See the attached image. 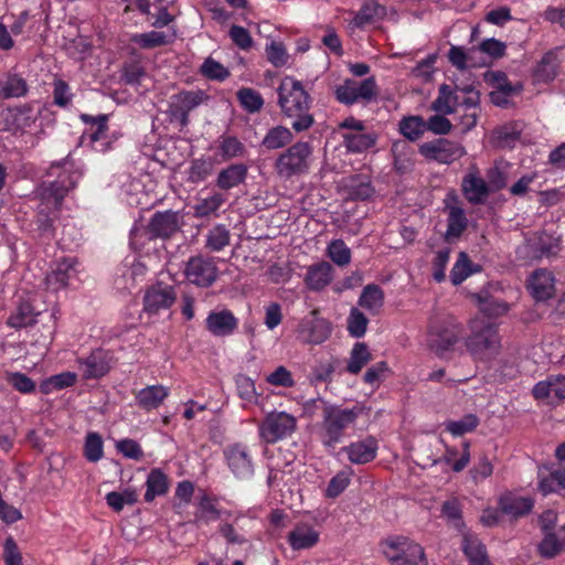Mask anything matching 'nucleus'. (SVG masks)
Wrapping results in <instances>:
<instances>
[{"instance_id":"f257e3e1","label":"nucleus","mask_w":565,"mask_h":565,"mask_svg":"<svg viewBox=\"0 0 565 565\" xmlns=\"http://www.w3.org/2000/svg\"><path fill=\"white\" fill-rule=\"evenodd\" d=\"M278 105L284 116L291 120L297 132L309 129L313 125L310 114L311 97L301 82L286 76L277 88Z\"/></svg>"},{"instance_id":"f03ea898","label":"nucleus","mask_w":565,"mask_h":565,"mask_svg":"<svg viewBox=\"0 0 565 565\" xmlns=\"http://www.w3.org/2000/svg\"><path fill=\"white\" fill-rule=\"evenodd\" d=\"M78 174L63 171L57 179L51 182L43 181L36 189L40 200L36 223L39 230L49 232L53 227L56 213L60 211L64 198L76 185Z\"/></svg>"},{"instance_id":"7ed1b4c3","label":"nucleus","mask_w":565,"mask_h":565,"mask_svg":"<svg viewBox=\"0 0 565 565\" xmlns=\"http://www.w3.org/2000/svg\"><path fill=\"white\" fill-rule=\"evenodd\" d=\"M471 334L466 340L467 350L476 359H491L498 354L500 338L498 327L489 319H475L470 323Z\"/></svg>"},{"instance_id":"20e7f679","label":"nucleus","mask_w":565,"mask_h":565,"mask_svg":"<svg viewBox=\"0 0 565 565\" xmlns=\"http://www.w3.org/2000/svg\"><path fill=\"white\" fill-rule=\"evenodd\" d=\"M311 147L308 142L298 141L281 152L275 161V170L280 178L290 179L305 174L309 170Z\"/></svg>"},{"instance_id":"39448f33","label":"nucleus","mask_w":565,"mask_h":565,"mask_svg":"<svg viewBox=\"0 0 565 565\" xmlns=\"http://www.w3.org/2000/svg\"><path fill=\"white\" fill-rule=\"evenodd\" d=\"M362 408L353 407L351 409H342L339 407H330L324 411L323 418V444L329 448H333L338 444L344 429L353 424L361 414Z\"/></svg>"},{"instance_id":"423d86ee","label":"nucleus","mask_w":565,"mask_h":565,"mask_svg":"<svg viewBox=\"0 0 565 565\" xmlns=\"http://www.w3.org/2000/svg\"><path fill=\"white\" fill-rule=\"evenodd\" d=\"M383 553L391 565H427L423 547L406 537L386 540L383 543Z\"/></svg>"},{"instance_id":"0eeeda50","label":"nucleus","mask_w":565,"mask_h":565,"mask_svg":"<svg viewBox=\"0 0 565 565\" xmlns=\"http://www.w3.org/2000/svg\"><path fill=\"white\" fill-rule=\"evenodd\" d=\"M335 98L344 105H353L355 103L369 104L376 97L377 86L374 77L363 81L345 79L342 85L335 88Z\"/></svg>"},{"instance_id":"6e6552de","label":"nucleus","mask_w":565,"mask_h":565,"mask_svg":"<svg viewBox=\"0 0 565 565\" xmlns=\"http://www.w3.org/2000/svg\"><path fill=\"white\" fill-rule=\"evenodd\" d=\"M297 426V419L286 412H271L259 426V436L267 444H274L290 436Z\"/></svg>"},{"instance_id":"1a4fd4ad","label":"nucleus","mask_w":565,"mask_h":565,"mask_svg":"<svg viewBox=\"0 0 565 565\" xmlns=\"http://www.w3.org/2000/svg\"><path fill=\"white\" fill-rule=\"evenodd\" d=\"M331 323L319 316V310L313 309L301 319L298 324V337L305 343L320 344L331 334Z\"/></svg>"},{"instance_id":"9d476101","label":"nucleus","mask_w":565,"mask_h":565,"mask_svg":"<svg viewBox=\"0 0 565 565\" xmlns=\"http://www.w3.org/2000/svg\"><path fill=\"white\" fill-rule=\"evenodd\" d=\"M461 335V327L456 323L445 322L440 326H431L428 332L427 344L438 356L454 350Z\"/></svg>"},{"instance_id":"9b49d317","label":"nucleus","mask_w":565,"mask_h":565,"mask_svg":"<svg viewBox=\"0 0 565 565\" xmlns=\"http://www.w3.org/2000/svg\"><path fill=\"white\" fill-rule=\"evenodd\" d=\"M419 153L426 159L449 164L466 154L465 148L451 140L439 138L419 146Z\"/></svg>"},{"instance_id":"f8f14e48","label":"nucleus","mask_w":565,"mask_h":565,"mask_svg":"<svg viewBox=\"0 0 565 565\" xmlns=\"http://www.w3.org/2000/svg\"><path fill=\"white\" fill-rule=\"evenodd\" d=\"M223 454L227 467L237 479L246 480L253 476V458L246 445L241 443L228 445Z\"/></svg>"},{"instance_id":"ddd939ff","label":"nucleus","mask_w":565,"mask_h":565,"mask_svg":"<svg viewBox=\"0 0 565 565\" xmlns=\"http://www.w3.org/2000/svg\"><path fill=\"white\" fill-rule=\"evenodd\" d=\"M183 224V215L178 211L156 212L147 226L150 238L168 239L177 234Z\"/></svg>"},{"instance_id":"4468645a","label":"nucleus","mask_w":565,"mask_h":565,"mask_svg":"<svg viewBox=\"0 0 565 565\" xmlns=\"http://www.w3.org/2000/svg\"><path fill=\"white\" fill-rule=\"evenodd\" d=\"M206 98L202 90L180 92L172 96L169 105V114L173 120H178L182 127L189 124V113L196 108Z\"/></svg>"},{"instance_id":"2eb2a0df","label":"nucleus","mask_w":565,"mask_h":565,"mask_svg":"<svg viewBox=\"0 0 565 565\" xmlns=\"http://www.w3.org/2000/svg\"><path fill=\"white\" fill-rule=\"evenodd\" d=\"M177 300L173 286L157 282L146 290L143 296V309L150 315L169 309Z\"/></svg>"},{"instance_id":"dca6fc26","label":"nucleus","mask_w":565,"mask_h":565,"mask_svg":"<svg viewBox=\"0 0 565 565\" xmlns=\"http://www.w3.org/2000/svg\"><path fill=\"white\" fill-rule=\"evenodd\" d=\"M216 266L212 259L194 256L185 266V276L192 284L201 287L211 286L216 279Z\"/></svg>"},{"instance_id":"f3484780","label":"nucleus","mask_w":565,"mask_h":565,"mask_svg":"<svg viewBox=\"0 0 565 565\" xmlns=\"http://www.w3.org/2000/svg\"><path fill=\"white\" fill-rule=\"evenodd\" d=\"M111 355L109 352L97 349L87 358L79 360V370L85 379H99L110 370Z\"/></svg>"},{"instance_id":"a211bd4d","label":"nucleus","mask_w":565,"mask_h":565,"mask_svg":"<svg viewBox=\"0 0 565 565\" xmlns=\"http://www.w3.org/2000/svg\"><path fill=\"white\" fill-rule=\"evenodd\" d=\"M462 192L466 199L472 204H480L486 201L490 190L476 167L470 168V172L463 177L461 183Z\"/></svg>"},{"instance_id":"6ab92c4d","label":"nucleus","mask_w":565,"mask_h":565,"mask_svg":"<svg viewBox=\"0 0 565 565\" xmlns=\"http://www.w3.org/2000/svg\"><path fill=\"white\" fill-rule=\"evenodd\" d=\"M206 329L215 337L231 335L238 326L237 318L232 311L223 309L221 311H212L205 320Z\"/></svg>"},{"instance_id":"aec40b11","label":"nucleus","mask_w":565,"mask_h":565,"mask_svg":"<svg viewBox=\"0 0 565 565\" xmlns=\"http://www.w3.org/2000/svg\"><path fill=\"white\" fill-rule=\"evenodd\" d=\"M536 399H546L548 404H556L565 399V376H551L539 382L533 388Z\"/></svg>"},{"instance_id":"412c9836","label":"nucleus","mask_w":565,"mask_h":565,"mask_svg":"<svg viewBox=\"0 0 565 565\" xmlns=\"http://www.w3.org/2000/svg\"><path fill=\"white\" fill-rule=\"evenodd\" d=\"M534 505V501L529 497H520L512 492L502 494L499 499V507L502 513L519 519L529 514Z\"/></svg>"},{"instance_id":"4be33fe9","label":"nucleus","mask_w":565,"mask_h":565,"mask_svg":"<svg viewBox=\"0 0 565 565\" xmlns=\"http://www.w3.org/2000/svg\"><path fill=\"white\" fill-rule=\"evenodd\" d=\"M342 450L348 454L349 460L352 463L364 465L376 457L377 441L374 437L370 436L363 440L343 447Z\"/></svg>"},{"instance_id":"5701e85b","label":"nucleus","mask_w":565,"mask_h":565,"mask_svg":"<svg viewBox=\"0 0 565 565\" xmlns=\"http://www.w3.org/2000/svg\"><path fill=\"white\" fill-rule=\"evenodd\" d=\"M447 230L444 239L448 244L457 242L468 227V218L459 206H448Z\"/></svg>"},{"instance_id":"b1692460","label":"nucleus","mask_w":565,"mask_h":565,"mask_svg":"<svg viewBox=\"0 0 565 565\" xmlns=\"http://www.w3.org/2000/svg\"><path fill=\"white\" fill-rule=\"evenodd\" d=\"M529 287L535 300L544 301L550 299L554 294V279L552 274L546 269L534 271L531 276Z\"/></svg>"},{"instance_id":"393cba45","label":"nucleus","mask_w":565,"mask_h":565,"mask_svg":"<svg viewBox=\"0 0 565 565\" xmlns=\"http://www.w3.org/2000/svg\"><path fill=\"white\" fill-rule=\"evenodd\" d=\"M248 168L244 163H234L218 172L216 185L222 190H230L243 183L247 177Z\"/></svg>"},{"instance_id":"a878e982","label":"nucleus","mask_w":565,"mask_h":565,"mask_svg":"<svg viewBox=\"0 0 565 565\" xmlns=\"http://www.w3.org/2000/svg\"><path fill=\"white\" fill-rule=\"evenodd\" d=\"M333 267L328 262L310 266L306 275V284L311 290L319 291L332 280Z\"/></svg>"},{"instance_id":"bb28decb","label":"nucleus","mask_w":565,"mask_h":565,"mask_svg":"<svg viewBox=\"0 0 565 565\" xmlns=\"http://www.w3.org/2000/svg\"><path fill=\"white\" fill-rule=\"evenodd\" d=\"M459 103V97L455 90L449 85L441 84L438 89V97L431 103L430 109L443 115H450L456 111Z\"/></svg>"},{"instance_id":"cd10ccee","label":"nucleus","mask_w":565,"mask_h":565,"mask_svg":"<svg viewBox=\"0 0 565 565\" xmlns=\"http://www.w3.org/2000/svg\"><path fill=\"white\" fill-rule=\"evenodd\" d=\"M343 145L348 151L359 153L372 148L377 139L374 132L348 131L343 134Z\"/></svg>"},{"instance_id":"c85d7f7f","label":"nucleus","mask_w":565,"mask_h":565,"mask_svg":"<svg viewBox=\"0 0 565 565\" xmlns=\"http://www.w3.org/2000/svg\"><path fill=\"white\" fill-rule=\"evenodd\" d=\"M529 247L535 258L554 256L558 250V238L543 232L530 242Z\"/></svg>"},{"instance_id":"c756f323","label":"nucleus","mask_w":565,"mask_h":565,"mask_svg":"<svg viewBox=\"0 0 565 565\" xmlns=\"http://www.w3.org/2000/svg\"><path fill=\"white\" fill-rule=\"evenodd\" d=\"M462 551L468 557L470 565H491L487 556L486 546L476 536H463Z\"/></svg>"},{"instance_id":"7c9ffc66","label":"nucleus","mask_w":565,"mask_h":565,"mask_svg":"<svg viewBox=\"0 0 565 565\" xmlns=\"http://www.w3.org/2000/svg\"><path fill=\"white\" fill-rule=\"evenodd\" d=\"M168 396V388L162 385H151L142 388L137 395V404L147 411L157 408Z\"/></svg>"},{"instance_id":"2f4dec72","label":"nucleus","mask_w":565,"mask_h":565,"mask_svg":"<svg viewBox=\"0 0 565 565\" xmlns=\"http://www.w3.org/2000/svg\"><path fill=\"white\" fill-rule=\"evenodd\" d=\"M319 541V533L309 526H297L288 534V542L294 550H306L315 546Z\"/></svg>"},{"instance_id":"473e14b6","label":"nucleus","mask_w":565,"mask_h":565,"mask_svg":"<svg viewBox=\"0 0 565 565\" xmlns=\"http://www.w3.org/2000/svg\"><path fill=\"white\" fill-rule=\"evenodd\" d=\"M38 315L29 301H21L15 311L8 318L7 323L14 329L26 328L36 322Z\"/></svg>"},{"instance_id":"72a5a7b5","label":"nucleus","mask_w":565,"mask_h":565,"mask_svg":"<svg viewBox=\"0 0 565 565\" xmlns=\"http://www.w3.org/2000/svg\"><path fill=\"white\" fill-rule=\"evenodd\" d=\"M223 514L230 515V512L218 510L212 499L203 495L194 513V520L199 524H209L221 519Z\"/></svg>"},{"instance_id":"f704fd0d","label":"nucleus","mask_w":565,"mask_h":565,"mask_svg":"<svg viewBox=\"0 0 565 565\" xmlns=\"http://www.w3.org/2000/svg\"><path fill=\"white\" fill-rule=\"evenodd\" d=\"M294 138L291 131L284 126L270 128L262 141V147L267 150H276L290 143Z\"/></svg>"},{"instance_id":"c9c22d12","label":"nucleus","mask_w":565,"mask_h":565,"mask_svg":"<svg viewBox=\"0 0 565 565\" xmlns=\"http://www.w3.org/2000/svg\"><path fill=\"white\" fill-rule=\"evenodd\" d=\"M145 500L151 502L157 495H163L168 491V478L159 469H152L147 478Z\"/></svg>"},{"instance_id":"e433bc0d","label":"nucleus","mask_w":565,"mask_h":565,"mask_svg":"<svg viewBox=\"0 0 565 565\" xmlns=\"http://www.w3.org/2000/svg\"><path fill=\"white\" fill-rule=\"evenodd\" d=\"M372 360L369 347L364 342H356L350 353L347 371L351 374H358Z\"/></svg>"},{"instance_id":"4c0bfd02","label":"nucleus","mask_w":565,"mask_h":565,"mask_svg":"<svg viewBox=\"0 0 565 565\" xmlns=\"http://www.w3.org/2000/svg\"><path fill=\"white\" fill-rule=\"evenodd\" d=\"M384 303V292L379 285H366L359 299V305L369 311H379Z\"/></svg>"},{"instance_id":"58836bf2","label":"nucleus","mask_w":565,"mask_h":565,"mask_svg":"<svg viewBox=\"0 0 565 565\" xmlns=\"http://www.w3.org/2000/svg\"><path fill=\"white\" fill-rule=\"evenodd\" d=\"M479 270L480 266H475L467 253L460 252L458 259L450 271V280L452 285L458 286L472 273Z\"/></svg>"},{"instance_id":"ea45409f","label":"nucleus","mask_w":565,"mask_h":565,"mask_svg":"<svg viewBox=\"0 0 565 565\" xmlns=\"http://www.w3.org/2000/svg\"><path fill=\"white\" fill-rule=\"evenodd\" d=\"M478 54L477 49L472 47L468 52H465L460 46H451L448 53V57L450 63L459 70H465L467 67H475L478 65H486L487 62L482 61L480 63L475 61V55Z\"/></svg>"},{"instance_id":"a19ab883","label":"nucleus","mask_w":565,"mask_h":565,"mask_svg":"<svg viewBox=\"0 0 565 565\" xmlns=\"http://www.w3.org/2000/svg\"><path fill=\"white\" fill-rule=\"evenodd\" d=\"M26 93V82L15 74L8 75L7 79L0 81V96L4 99L22 97Z\"/></svg>"},{"instance_id":"79ce46f5","label":"nucleus","mask_w":565,"mask_h":565,"mask_svg":"<svg viewBox=\"0 0 565 565\" xmlns=\"http://www.w3.org/2000/svg\"><path fill=\"white\" fill-rule=\"evenodd\" d=\"M565 550V539H559L555 532H547L539 544V553L544 558H554Z\"/></svg>"},{"instance_id":"37998d69","label":"nucleus","mask_w":565,"mask_h":565,"mask_svg":"<svg viewBox=\"0 0 565 565\" xmlns=\"http://www.w3.org/2000/svg\"><path fill=\"white\" fill-rule=\"evenodd\" d=\"M173 38L174 34L167 35L164 32L151 31L134 35L132 42L138 44L141 49H153L171 43Z\"/></svg>"},{"instance_id":"c03bdc74","label":"nucleus","mask_w":565,"mask_h":565,"mask_svg":"<svg viewBox=\"0 0 565 565\" xmlns=\"http://www.w3.org/2000/svg\"><path fill=\"white\" fill-rule=\"evenodd\" d=\"M385 9L374 0H369L363 3L354 17V23L362 26L373 22L384 15Z\"/></svg>"},{"instance_id":"a18cd8bd","label":"nucleus","mask_w":565,"mask_h":565,"mask_svg":"<svg viewBox=\"0 0 565 565\" xmlns=\"http://www.w3.org/2000/svg\"><path fill=\"white\" fill-rule=\"evenodd\" d=\"M425 130V120L419 116L405 117L399 122L401 134L411 141L420 138Z\"/></svg>"},{"instance_id":"49530a36","label":"nucleus","mask_w":565,"mask_h":565,"mask_svg":"<svg viewBox=\"0 0 565 565\" xmlns=\"http://www.w3.org/2000/svg\"><path fill=\"white\" fill-rule=\"evenodd\" d=\"M72 269L73 265L70 260L64 259L63 262L58 263L56 268L46 276L47 286L54 289L65 287L71 277Z\"/></svg>"},{"instance_id":"de8ad7c7","label":"nucleus","mask_w":565,"mask_h":565,"mask_svg":"<svg viewBox=\"0 0 565 565\" xmlns=\"http://www.w3.org/2000/svg\"><path fill=\"white\" fill-rule=\"evenodd\" d=\"M242 107L248 113H257L264 105L262 95L253 88L243 87L236 93Z\"/></svg>"},{"instance_id":"09e8293b","label":"nucleus","mask_w":565,"mask_h":565,"mask_svg":"<svg viewBox=\"0 0 565 565\" xmlns=\"http://www.w3.org/2000/svg\"><path fill=\"white\" fill-rule=\"evenodd\" d=\"M479 425V418L475 414H467L458 420H448L445 423L446 429L454 436H461L470 433Z\"/></svg>"},{"instance_id":"8fccbe9b","label":"nucleus","mask_w":565,"mask_h":565,"mask_svg":"<svg viewBox=\"0 0 565 565\" xmlns=\"http://www.w3.org/2000/svg\"><path fill=\"white\" fill-rule=\"evenodd\" d=\"M76 381V374L72 372H65L57 375H53L50 379L42 382L40 391L43 394H50L54 390H62L72 386Z\"/></svg>"},{"instance_id":"3c124183","label":"nucleus","mask_w":565,"mask_h":565,"mask_svg":"<svg viewBox=\"0 0 565 565\" xmlns=\"http://www.w3.org/2000/svg\"><path fill=\"white\" fill-rule=\"evenodd\" d=\"M81 119L85 124H89L92 126L89 136L93 142H98L106 137L108 121L107 115L92 116L83 114L81 115Z\"/></svg>"},{"instance_id":"603ef678","label":"nucleus","mask_w":565,"mask_h":565,"mask_svg":"<svg viewBox=\"0 0 565 565\" xmlns=\"http://www.w3.org/2000/svg\"><path fill=\"white\" fill-rule=\"evenodd\" d=\"M348 193L350 199L364 201L370 199L374 194V188L371 181L362 179L361 177H354L351 183L348 185Z\"/></svg>"},{"instance_id":"864d4df0","label":"nucleus","mask_w":565,"mask_h":565,"mask_svg":"<svg viewBox=\"0 0 565 565\" xmlns=\"http://www.w3.org/2000/svg\"><path fill=\"white\" fill-rule=\"evenodd\" d=\"M556 55L552 52L546 53L535 70V77L539 81L550 82L556 76Z\"/></svg>"},{"instance_id":"5fc2aeb1","label":"nucleus","mask_w":565,"mask_h":565,"mask_svg":"<svg viewBox=\"0 0 565 565\" xmlns=\"http://www.w3.org/2000/svg\"><path fill=\"white\" fill-rule=\"evenodd\" d=\"M230 231L225 225H216L207 234L206 247L220 252L230 244Z\"/></svg>"},{"instance_id":"6e6d98bb","label":"nucleus","mask_w":565,"mask_h":565,"mask_svg":"<svg viewBox=\"0 0 565 565\" xmlns=\"http://www.w3.org/2000/svg\"><path fill=\"white\" fill-rule=\"evenodd\" d=\"M328 255L338 266H347L351 262V250L342 239H334L329 244Z\"/></svg>"},{"instance_id":"4d7b16f0","label":"nucleus","mask_w":565,"mask_h":565,"mask_svg":"<svg viewBox=\"0 0 565 565\" xmlns=\"http://www.w3.org/2000/svg\"><path fill=\"white\" fill-rule=\"evenodd\" d=\"M369 319L356 308H352L348 318V331L354 338L365 334Z\"/></svg>"},{"instance_id":"13d9d810","label":"nucleus","mask_w":565,"mask_h":565,"mask_svg":"<svg viewBox=\"0 0 565 565\" xmlns=\"http://www.w3.org/2000/svg\"><path fill=\"white\" fill-rule=\"evenodd\" d=\"M201 73L209 79L224 81L230 76V71L212 57L205 58L201 65Z\"/></svg>"},{"instance_id":"bf43d9fd","label":"nucleus","mask_w":565,"mask_h":565,"mask_svg":"<svg viewBox=\"0 0 565 565\" xmlns=\"http://www.w3.org/2000/svg\"><path fill=\"white\" fill-rule=\"evenodd\" d=\"M85 457L88 461L96 462L103 457V439L97 433L86 436L84 446Z\"/></svg>"},{"instance_id":"052dcab7","label":"nucleus","mask_w":565,"mask_h":565,"mask_svg":"<svg viewBox=\"0 0 565 565\" xmlns=\"http://www.w3.org/2000/svg\"><path fill=\"white\" fill-rule=\"evenodd\" d=\"M245 146L236 137H223L220 151L223 159L230 160L242 157L245 153Z\"/></svg>"},{"instance_id":"680f3d73","label":"nucleus","mask_w":565,"mask_h":565,"mask_svg":"<svg viewBox=\"0 0 565 565\" xmlns=\"http://www.w3.org/2000/svg\"><path fill=\"white\" fill-rule=\"evenodd\" d=\"M212 170L213 162L211 159L194 160L190 168L189 179L194 183L202 182L211 174Z\"/></svg>"},{"instance_id":"e2e57ef3","label":"nucleus","mask_w":565,"mask_h":565,"mask_svg":"<svg viewBox=\"0 0 565 565\" xmlns=\"http://www.w3.org/2000/svg\"><path fill=\"white\" fill-rule=\"evenodd\" d=\"M238 395L242 399L253 402L256 398V388L254 381L244 375L238 374L235 379Z\"/></svg>"},{"instance_id":"0e129e2a","label":"nucleus","mask_w":565,"mask_h":565,"mask_svg":"<svg viewBox=\"0 0 565 565\" xmlns=\"http://www.w3.org/2000/svg\"><path fill=\"white\" fill-rule=\"evenodd\" d=\"M8 383L21 393H31L35 390V383L25 374L20 372L9 373Z\"/></svg>"},{"instance_id":"69168bd1","label":"nucleus","mask_w":565,"mask_h":565,"mask_svg":"<svg viewBox=\"0 0 565 565\" xmlns=\"http://www.w3.org/2000/svg\"><path fill=\"white\" fill-rule=\"evenodd\" d=\"M268 61L276 67L284 66L287 63L288 55L281 42L273 41L266 49Z\"/></svg>"},{"instance_id":"338daca9","label":"nucleus","mask_w":565,"mask_h":565,"mask_svg":"<svg viewBox=\"0 0 565 565\" xmlns=\"http://www.w3.org/2000/svg\"><path fill=\"white\" fill-rule=\"evenodd\" d=\"M495 143L500 148H510L520 138V132L513 127L503 126L495 130Z\"/></svg>"},{"instance_id":"774afa93","label":"nucleus","mask_w":565,"mask_h":565,"mask_svg":"<svg viewBox=\"0 0 565 565\" xmlns=\"http://www.w3.org/2000/svg\"><path fill=\"white\" fill-rule=\"evenodd\" d=\"M479 53H486L491 58H500L505 54V44L493 38L482 41L477 49Z\"/></svg>"}]
</instances>
